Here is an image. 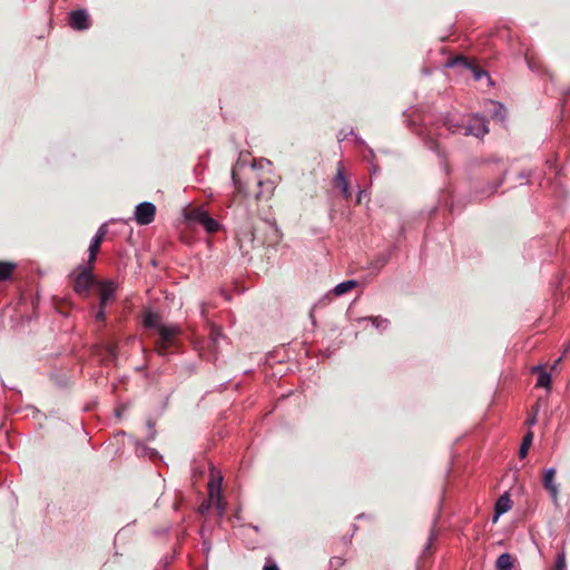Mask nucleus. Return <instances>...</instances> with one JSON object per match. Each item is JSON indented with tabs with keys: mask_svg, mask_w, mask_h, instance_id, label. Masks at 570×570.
I'll return each instance as SVG.
<instances>
[{
	"mask_svg": "<svg viewBox=\"0 0 570 570\" xmlns=\"http://www.w3.org/2000/svg\"><path fill=\"white\" fill-rule=\"evenodd\" d=\"M68 23L76 31H85L91 27V20L86 9L72 10L68 14Z\"/></svg>",
	"mask_w": 570,
	"mask_h": 570,
	"instance_id": "39448f33",
	"label": "nucleus"
},
{
	"mask_svg": "<svg viewBox=\"0 0 570 570\" xmlns=\"http://www.w3.org/2000/svg\"><path fill=\"white\" fill-rule=\"evenodd\" d=\"M491 105L493 106V110H492L493 116L495 118H500L502 120L505 115V108L503 107V105L500 102H495V101H491Z\"/></svg>",
	"mask_w": 570,
	"mask_h": 570,
	"instance_id": "393cba45",
	"label": "nucleus"
},
{
	"mask_svg": "<svg viewBox=\"0 0 570 570\" xmlns=\"http://www.w3.org/2000/svg\"><path fill=\"white\" fill-rule=\"evenodd\" d=\"M220 481H222V479H219V481H218L216 493H215V490H214V484L213 483L209 484V495H210L212 500H214L216 498L218 503L220 501V490H219Z\"/></svg>",
	"mask_w": 570,
	"mask_h": 570,
	"instance_id": "c756f323",
	"label": "nucleus"
},
{
	"mask_svg": "<svg viewBox=\"0 0 570 570\" xmlns=\"http://www.w3.org/2000/svg\"><path fill=\"white\" fill-rule=\"evenodd\" d=\"M350 135H351V136H355V138H356V142H357L358 145H365V141H364L361 137H358V136H356V135H355V132H354V129H353V128H350V131H348V132H344V130H341V131H340V134H338V140H344V139H346Z\"/></svg>",
	"mask_w": 570,
	"mask_h": 570,
	"instance_id": "bb28decb",
	"label": "nucleus"
},
{
	"mask_svg": "<svg viewBox=\"0 0 570 570\" xmlns=\"http://www.w3.org/2000/svg\"><path fill=\"white\" fill-rule=\"evenodd\" d=\"M335 185H336V187H338L341 189V193L345 199H348L352 196L347 179L344 175L342 167H338V169H337V174L335 177Z\"/></svg>",
	"mask_w": 570,
	"mask_h": 570,
	"instance_id": "4468645a",
	"label": "nucleus"
},
{
	"mask_svg": "<svg viewBox=\"0 0 570 570\" xmlns=\"http://www.w3.org/2000/svg\"><path fill=\"white\" fill-rule=\"evenodd\" d=\"M16 264L9 262H0V281H7L11 277Z\"/></svg>",
	"mask_w": 570,
	"mask_h": 570,
	"instance_id": "412c9836",
	"label": "nucleus"
},
{
	"mask_svg": "<svg viewBox=\"0 0 570 570\" xmlns=\"http://www.w3.org/2000/svg\"><path fill=\"white\" fill-rule=\"evenodd\" d=\"M363 518H365L364 513L357 515V519H363Z\"/></svg>",
	"mask_w": 570,
	"mask_h": 570,
	"instance_id": "a19ab883",
	"label": "nucleus"
},
{
	"mask_svg": "<svg viewBox=\"0 0 570 570\" xmlns=\"http://www.w3.org/2000/svg\"><path fill=\"white\" fill-rule=\"evenodd\" d=\"M269 230H271V233L273 234V236L275 238L274 240L277 242L278 240V230H277V228L275 226H269Z\"/></svg>",
	"mask_w": 570,
	"mask_h": 570,
	"instance_id": "c9c22d12",
	"label": "nucleus"
},
{
	"mask_svg": "<svg viewBox=\"0 0 570 570\" xmlns=\"http://www.w3.org/2000/svg\"><path fill=\"white\" fill-rule=\"evenodd\" d=\"M511 507H512V502H511L508 493H504L503 495H501L495 503L494 520H497L503 513L508 512L511 509Z\"/></svg>",
	"mask_w": 570,
	"mask_h": 570,
	"instance_id": "2eb2a0df",
	"label": "nucleus"
},
{
	"mask_svg": "<svg viewBox=\"0 0 570 570\" xmlns=\"http://www.w3.org/2000/svg\"><path fill=\"white\" fill-rule=\"evenodd\" d=\"M542 485L549 492L553 502L557 503L558 494H559V487L556 482V469L554 468H550L544 471L543 476H542Z\"/></svg>",
	"mask_w": 570,
	"mask_h": 570,
	"instance_id": "9b49d317",
	"label": "nucleus"
},
{
	"mask_svg": "<svg viewBox=\"0 0 570 570\" xmlns=\"http://www.w3.org/2000/svg\"><path fill=\"white\" fill-rule=\"evenodd\" d=\"M391 250L379 254L370 264V267L375 271H381L390 261Z\"/></svg>",
	"mask_w": 570,
	"mask_h": 570,
	"instance_id": "6ab92c4d",
	"label": "nucleus"
},
{
	"mask_svg": "<svg viewBox=\"0 0 570 570\" xmlns=\"http://www.w3.org/2000/svg\"><path fill=\"white\" fill-rule=\"evenodd\" d=\"M489 132L488 121L484 117L479 115L471 116L468 121H465V129L463 131V136H473L476 138H482Z\"/></svg>",
	"mask_w": 570,
	"mask_h": 570,
	"instance_id": "20e7f679",
	"label": "nucleus"
},
{
	"mask_svg": "<svg viewBox=\"0 0 570 570\" xmlns=\"http://www.w3.org/2000/svg\"><path fill=\"white\" fill-rule=\"evenodd\" d=\"M156 216V206L150 202H142L136 206L135 219L139 225H149Z\"/></svg>",
	"mask_w": 570,
	"mask_h": 570,
	"instance_id": "6e6552de",
	"label": "nucleus"
},
{
	"mask_svg": "<svg viewBox=\"0 0 570 570\" xmlns=\"http://www.w3.org/2000/svg\"><path fill=\"white\" fill-rule=\"evenodd\" d=\"M533 372L538 373L537 386L549 389L551 385V375L543 368V365L534 366Z\"/></svg>",
	"mask_w": 570,
	"mask_h": 570,
	"instance_id": "f3484780",
	"label": "nucleus"
},
{
	"mask_svg": "<svg viewBox=\"0 0 570 570\" xmlns=\"http://www.w3.org/2000/svg\"><path fill=\"white\" fill-rule=\"evenodd\" d=\"M97 286L100 287V305L105 306L114 297L117 284L111 279H107L98 282Z\"/></svg>",
	"mask_w": 570,
	"mask_h": 570,
	"instance_id": "f8f14e48",
	"label": "nucleus"
},
{
	"mask_svg": "<svg viewBox=\"0 0 570 570\" xmlns=\"http://www.w3.org/2000/svg\"><path fill=\"white\" fill-rule=\"evenodd\" d=\"M106 234H107V224L105 223L98 228L96 235L91 238V242H90V245L88 248V252H89L88 263L89 264L95 263L97 253L100 249L101 243H102Z\"/></svg>",
	"mask_w": 570,
	"mask_h": 570,
	"instance_id": "9d476101",
	"label": "nucleus"
},
{
	"mask_svg": "<svg viewBox=\"0 0 570 570\" xmlns=\"http://www.w3.org/2000/svg\"><path fill=\"white\" fill-rule=\"evenodd\" d=\"M561 358H557L554 366L560 362Z\"/></svg>",
	"mask_w": 570,
	"mask_h": 570,
	"instance_id": "79ce46f5",
	"label": "nucleus"
},
{
	"mask_svg": "<svg viewBox=\"0 0 570 570\" xmlns=\"http://www.w3.org/2000/svg\"><path fill=\"white\" fill-rule=\"evenodd\" d=\"M532 441H533V433L532 432H528L523 440H522V443H521V446H520V450H519V456L521 459L525 458L527 454H528V451L532 444Z\"/></svg>",
	"mask_w": 570,
	"mask_h": 570,
	"instance_id": "5701e85b",
	"label": "nucleus"
},
{
	"mask_svg": "<svg viewBox=\"0 0 570 570\" xmlns=\"http://www.w3.org/2000/svg\"><path fill=\"white\" fill-rule=\"evenodd\" d=\"M263 570H279L276 563L265 564Z\"/></svg>",
	"mask_w": 570,
	"mask_h": 570,
	"instance_id": "e433bc0d",
	"label": "nucleus"
},
{
	"mask_svg": "<svg viewBox=\"0 0 570 570\" xmlns=\"http://www.w3.org/2000/svg\"><path fill=\"white\" fill-rule=\"evenodd\" d=\"M95 317L97 321H105V317H106L105 306L99 305V309L97 311Z\"/></svg>",
	"mask_w": 570,
	"mask_h": 570,
	"instance_id": "72a5a7b5",
	"label": "nucleus"
},
{
	"mask_svg": "<svg viewBox=\"0 0 570 570\" xmlns=\"http://www.w3.org/2000/svg\"><path fill=\"white\" fill-rule=\"evenodd\" d=\"M505 175L507 170L503 171V176L497 183L489 184L487 187V191L482 193V195L478 197V199H482L483 197H489L490 195L494 194L497 189L502 185Z\"/></svg>",
	"mask_w": 570,
	"mask_h": 570,
	"instance_id": "b1692460",
	"label": "nucleus"
},
{
	"mask_svg": "<svg viewBox=\"0 0 570 570\" xmlns=\"http://www.w3.org/2000/svg\"><path fill=\"white\" fill-rule=\"evenodd\" d=\"M257 229L250 224L245 223L240 226L236 232V240L239 247V250L244 256H247L256 246L265 245V240H261L256 236Z\"/></svg>",
	"mask_w": 570,
	"mask_h": 570,
	"instance_id": "f257e3e1",
	"label": "nucleus"
},
{
	"mask_svg": "<svg viewBox=\"0 0 570 570\" xmlns=\"http://www.w3.org/2000/svg\"><path fill=\"white\" fill-rule=\"evenodd\" d=\"M232 179L234 181V185L237 186V178H236L235 171H233V174H232Z\"/></svg>",
	"mask_w": 570,
	"mask_h": 570,
	"instance_id": "58836bf2",
	"label": "nucleus"
},
{
	"mask_svg": "<svg viewBox=\"0 0 570 570\" xmlns=\"http://www.w3.org/2000/svg\"><path fill=\"white\" fill-rule=\"evenodd\" d=\"M210 341L216 344L223 337L220 328L213 326L209 334Z\"/></svg>",
	"mask_w": 570,
	"mask_h": 570,
	"instance_id": "c85d7f7f",
	"label": "nucleus"
},
{
	"mask_svg": "<svg viewBox=\"0 0 570 570\" xmlns=\"http://www.w3.org/2000/svg\"><path fill=\"white\" fill-rule=\"evenodd\" d=\"M373 158H374V151H373V149L367 147V155L364 156V159L366 161L371 163V174L375 175L379 173V166H376L372 163Z\"/></svg>",
	"mask_w": 570,
	"mask_h": 570,
	"instance_id": "cd10ccee",
	"label": "nucleus"
},
{
	"mask_svg": "<svg viewBox=\"0 0 570 570\" xmlns=\"http://www.w3.org/2000/svg\"><path fill=\"white\" fill-rule=\"evenodd\" d=\"M443 126L451 134L463 135V131L465 129V119H464L463 115H461L458 111L448 112L443 117Z\"/></svg>",
	"mask_w": 570,
	"mask_h": 570,
	"instance_id": "1a4fd4ad",
	"label": "nucleus"
},
{
	"mask_svg": "<svg viewBox=\"0 0 570 570\" xmlns=\"http://www.w3.org/2000/svg\"><path fill=\"white\" fill-rule=\"evenodd\" d=\"M362 195H363V191L361 190L360 194H358V197H357V203H361L362 200Z\"/></svg>",
	"mask_w": 570,
	"mask_h": 570,
	"instance_id": "ea45409f",
	"label": "nucleus"
},
{
	"mask_svg": "<svg viewBox=\"0 0 570 570\" xmlns=\"http://www.w3.org/2000/svg\"><path fill=\"white\" fill-rule=\"evenodd\" d=\"M136 453H137V455H149L150 458H153L154 455L157 454L154 449H149L146 445H144L142 443L137 444Z\"/></svg>",
	"mask_w": 570,
	"mask_h": 570,
	"instance_id": "a878e982",
	"label": "nucleus"
},
{
	"mask_svg": "<svg viewBox=\"0 0 570 570\" xmlns=\"http://www.w3.org/2000/svg\"><path fill=\"white\" fill-rule=\"evenodd\" d=\"M180 328L177 325H164L159 331V340L156 343V348L159 355L165 356L169 350L176 346L177 335Z\"/></svg>",
	"mask_w": 570,
	"mask_h": 570,
	"instance_id": "7ed1b4c3",
	"label": "nucleus"
},
{
	"mask_svg": "<svg viewBox=\"0 0 570 570\" xmlns=\"http://www.w3.org/2000/svg\"><path fill=\"white\" fill-rule=\"evenodd\" d=\"M258 187H259V191L256 195L257 199L264 197L265 195L266 196L271 195L274 190V184L272 180H266V181L259 180Z\"/></svg>",
	"mask_w": 570,
	"mask_h": 570,
	"instance_id": "4be33fe9",
	"label": "nucleus"
},
{
	"mask_svg": "<svg viewBox=\"0 0 570 570\" xmlns=\"http://www.w3.org/2000/svg\"><path fill=\"white\" fill-rule=\"evenodd\" d=\"M530 175H531V173H530V171H525V170H523V171H521V173L518 175V177H519L520 179H523V178H529V177H530Z\"/></svg>",
	"mask_w": 570,
	"mask_h": 570,
	"instance_id": "4c0bfd02",
	"label": "nucleus"
},
{
	"mask_svg": "<svg viewBox=\"0 0 570 570\" xmlns=\"http://www.w3.org/2000/svg\"><path fill=\"white\" fill-rule=\"evenodd\" d=\"M497 570H512L513 567V560L510 553H502L498 557L497 562Z\"/></svg>",
	"mask_w": 570,
	"mask_h": 570,
	"instance_id": "aec40b11",
	"label": "nucleus"
},
{
	"mask_svg": "<svg viewBox=\"0 0 570 570\" xmlns=\"http://www.w3.org/2000/svg\"><path fill=\"white\" fill-rule=\"evenodd\" d=\"M425 146H426L429 149L433 150V151H438V149H439V144H438V141H436V140H434L433 138H428V139L425 140Z\"/></svg>",
	"mask_w": 570,
	"mask_h": 570,
	"instance_id": "473e14b6",
	"label": "nucleus"
},
{
	"mask_svg": "<svg viewBox=\"0 0 570 570\" xmlns=\"http://www.w3.org/2000/svg\"><path fill=\"white\" fill-rule=\"evenodd\" d=\"M435 540V533L434 532H431L430 537H429V540H428V543H426V547L425 549L429 550L433 543V541Z\"/></svg>",
	"mask_w": 570,
	"mask_h": 570,
	"instance_id": "f704fd0d",
	"label": "nucleus"
},
{
	"mask_svg": "<svg viewBox=\"0 0 570 570\" xmlns=\"http://www.w3.org/2000/svg\"><path fill=\"white\" fill-rule=\"evenodd\" d=\"M357 286V282L355 279H348V281H344L340 284H337L334 288H333V293L336 295V296H341V295H344L346 294L347 292H350L351 289L355 288Z\"/></svg>",
	"mask_w": 570,
	"mask_h": 570,
	"instance_id": "a211bd4d",
	"label": "nucleus"
},
{
	"mask_svg": "<svg viewBox=\"0 0 570 570\" xmlns=\"http://www.w3.org/2000/svg\"><path fill=\"white\" fill-rule=\"evenodd\" d=\"M79 273L73 278V291L87 297L90 294V291L94 286H97L98 281L96 276L91 273V267L79 265Z\"/></svg>",
	"mask_w": 570,
	"mask_h": 570,
	"instance_id": "f03ea898",
	"label": "nucleus"
},
{
	"mask_svg": "<svg viewBox=\"0 0 570 570\" xmlns=\"http://www.w3.org/2000/svg\"><path fill=\"white\" fill-rule=\"evenodd\" d=\"M106 351L108 353L109 356L111 357H116L117 356V344L115 343H108L106 345Z\"/></svg>",
	"mask_w": 570,
	"mask_h": 570,
	"instance_id": "2f4dec72",
	"label": "nucleus"
},
{
	"mask_svg": "<svg viewBox=\"0 0 570 570\" xmlns=\"http://www.w3.org/2000/svg\"><path fill=\"white\" fill-rule=\"evenodd\" d=\"M190 218L200 224L207 233H216L220 229V224L202 208L193 209Z\"/></svg>",
	"mask_w": 570,
	"mask_h": 570,
	"instance_id": "0eeeda50",
	"label": "nucleus"
},
{
	"mask_svg": "<svg viewBox=\"0 0 570 570\" xmlns=\"http://www.w3.org/2000/svg\"><path fill=\"white\" fill-rule=\"evenodd\" d=\"M142 323L145 327L156 330L157 332L164 326L160 322V316L151 311L145 313Z\"/></svg>",
	"mask_w": 570,
	"mask_h": 570,
	"instance_id": "dca6fc26",
	"label": "nucleus"
},
{
	"mask_svg": "<svg viewBox=\"0 0 570 570\" xmlns=\"http://www.w3.org/2000/svg\"><path fill=\"white\" fill-rule=\"evenodd\" d=\"M446 66L451 67V68L456 67V66L463 67L464 69L470 70L472 72L474 80L480 81L483 78H485L488 80V82L491 83V78H490L489 73L485 70L480 69L479 67L473 65L471 61H469L464 57H456V58L450 60L446 63Z\"/></svg>",
	"mask_w": 570,
	"mask_h": 570,
	"instance_id": "423d86ee",
	"label": "nucleus"
},
{
	"mask_svg": "<svg viewBox=\"0 0 570 570\" xmlns=\"http://www.w3.org/2000/svg\"><path fill=\"white\" fill-rule=\"evenodd\" d=\"M564 569H566V557L563 553H559L557 556L554 570H564Z\"/></svg>",
	"mask_w": 570,
	"mask_h": 570,
	"instance_id": "7c9ffc66",
	"label": "nucleus"
},
{
	"mask_svg": "<svg viewBox=\"0 0 570 570\" xmlns=\"http://www.w3.org/2000/svg\"><path fill=\"white\" fill-rule=\"evenodd\" d=\"M358 323L362 322H371L372 326L376 328L380 333L385 332L390 326V321L382 316H366L360 317L357 320Z\"/></svg>",
	"mask_w": 570,
	"mask_h": 570,
	"instance_id": "ddd939ff",
	"label": "nucleus"
}]
</instances>
